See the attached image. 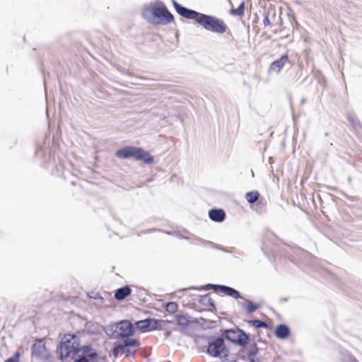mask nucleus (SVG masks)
<instances>
[{
	"instance_id": "29",
	"label": "nucleus",
	"mask_w": 362,
	"mask_h": 362,
	"mask_svg": "<svg viewBox=\"0 0 362 362\" xmlns=\"http://www.w3.org/2000/svg\"><path fill=\"white\" fill-rule=\"evenodd\" d=\"M20 353L16 351L11 357H9L4 362H19Z\"/></svg>"
},
{
	"instance_id": "25",
	"label": "nucleus",
	"mask_w": 362,
	"mask_h": 362,
	"mask_svg": "<svg viewBox=\"0 0 362 362\" xmlns=\"http://www.w3.org/2000/svg\"><path fill=\"white\" fill-rule=\"evenodd\" d=\"M347 119L354 128L360 127L361 123L357 117L354 114H349Z\"/></svg>"
},
{
	"instance_id": "24",
	"label": "nucleus",
	"mask_w": 362,
	"mask_h": 362,
	"mask_svg": "<svg viewBox=\"0 0 362 362\" xmlns=\"http://www.w3.org/2000/svg\"><path fill=\"white\" fill-rule=\"evenodd\" d=\"M249 323L256 328H268V325L266 322L259 319H255L249 321Z\"/></svg>"
},
{
	"instance_id": "30",
	"label": "nucleus",
	"mask_w": 362,
	"mask_h": 362,
	"mask_svg": "<svg viewBox=\"0 0 362 362\" xmlns=\"http://www.w3.org/2000/svg\"><path fill=\"white\" fill-rule=\"evenodd\" d=\"M288 16L290 18V21H291V23L293 28H295V26L298 25V22H297V20L296 18L294 13L292 11H290L288 13Z\"/></svg>"
},
{
	"instance_id": "2",
	"label": "nucleus",
	"mask_w": 362,
	"mask_h": 362,
	"mask_svg": "<svg viewBox=\"0 0 362 362\" xmlns=\"http://www.w3.org/2000/svg\"><path fill=\"white\" fill-rule=\"evenodd\" d=\"M155 4L160 7L146 6L144 7L141 16L148 23L153 25H167L174 21V16L170 12L164 3L157 0Z\"/></svg>"
},
{
	"instance_id": "22",
	"label": "nucleus",
	"mask_w": 362,
	"mask_h": 362,
	"mask_svg": "<svg viewBox=\"0 0 362 362\" xmlns=\"http://www.w3.org/2000/svg\"><path fill=\"white\" fill-rule=\"evenodd\" d=\"M165 322L163 320H158L156 318H151V322L149 323V332L156 330V329H160V325L161 324H165Z\"/></svg>"
},
{
	"instance_id": "11",
	"label": "nucleus",
	"mask_w": 362,
	"mask_h": 362,
	"mask_svg": "<svg viewBox=\"0 0 362 362\" xmlns=\"http://www.w3.org/2000/svg\"><path fill=\"white\" fill-rule=\"evenodd\" d=\"M32 355L35 357L42 359L43 353L46 351L45 344L43 339H38L31 347Z\"/></svg>"
},
{
	"instance_id": "1",
	"label": "nucleus",
	"mask_w": 362,
	"mask_h": 362,
	"mask_svg": "<svg viewBox=\"0 0 362 362\" xmlns=\"http://www.w3.org/2000/svg\"><path fill=\"white\" fill-rule=\"evenodd\" d=\"M175 11L182 17L194 20L197 24L201 25L204 29L214 33H224L228 27L225 23L218 18L199 13L195 10L188 8L177 2L176 0H171Z\"/></svg>"
},
{
	"instance_id": "16",
	"label": "nucleus",
	"mask_w": 362,
	"mask_h": 362,
	"mask_svg": "<svg viewBox=\"0 0 362 362\" xmlns=\"http://www.w3.org/2000/svg\"><path fill=\"white\" fill-rule=\"evenodd\" d=\"M241 305L250 314L253 313L260 307L259 304L247 298H245V303H242Z\"/></svg>"
},
{
	"instance_id": "28",
	"label": "nucleus",
	"mask_w": 362,
	"mask_h": 362,
	"mask_svg": "<svg viewBox=\"0 0 362 362\" xmlns=\"http://www.w3.org/2000/svg\"><path fill=\"white\" fill-rule=\"evenodd\" d=\"M121 352L122 354V349L120 347V346L115 341L114 343L113 349L112 350V355L115 358H117Z\"/></svg>"
},
{
	"instance_id": "35",
	"label": "nucleus",
	"mask_w": 362,
	"mask_h": 362,
	"mask_svg": "<svg viewBox=\"0 0 362 362\" xmlns=\"http://www.w3.org/2000/svg\"><path fill=\"white\" fill-rule=\"evenodd\" d=\"M350 362H358V361L356 359H355V358H354V359H353V360H351V361H350Z\"/></svg>"
},
{
	"instance_id": "6",
	"label": "nucleus",
	"mask_w": 362,
	"mask_h": 362,
	"mask_svg": "<svg viewBox=\"0 0 362 362\" xmlns=\"http://www.w3.org/2000/svg\"><path fill=\"white\" fill-rule=\"evenodd\" d=\"M206 352L214 358H220L222 362H225L230 355V351L222 337H209Z\"/></svg>"
},
{
	"instance_id": "39",
	"label": "nucleus",
	"mask_w": 362,
	"mask_h": 362,
	"mask_svg": "<svg viewBox=\"0 0 362 362\" xmlns=\"http://www.w3.org/2000/svg\"><path fill=\"white\" fill-rule=\"evenodd\" d=\"M155 230H156V229H151V230H149V232L150 231H155Z\"/></svg>"
},
{
	"instance_id": "5",
	"label": "nucleus",
	"mask_w": 362,
	"mask_h": 362,
	"mask_svg": "<svg viewBox=\"0 0 362 362\" xmlns=\"http://www.w3.org/2000/svg\"><path fill=\"white\" fill-rule=\"evenodd\" d=\"M105 334L112 339L132 337L135 334V327L131 321L120 320L104 328Z\"/></svg>"
},
{
	"instance_id": "15",
	"label": "nucleus",
	"mask_w": 362,
	"mask_h": 362,
	"mask_svg": "<svg viewBox=\"0 0 362 362\" xmlns=\"http://www.w3.org/2000/svg\"><path fill=\"white\" fill-rule=\"evenodd\" d=\"M132 293V289L129 286H124L115 290V298L117 300L122 301L129 296Z\"/></svg>"
},
{
	"instance_id": "4",
	"label": "nucleus",
	"mask_w": 362,
	"mask_h": 362,
	"mask_svg": "<svg viewBox=\"0 0 362 362\" xmlns=\"http://www.w3.org/2000/svg\"><path fill=\"white\" fill-rule=\"evenodd\" d=\"M115 155L122 159L134 158L136 160L142 161L146 165L152 164L154 161L153 156L148 151L134 146H124L117 150Z\"/></svg>"
},
{
	"instance_id": "19",
	"label": "nucleus",
	"mask_w": 362,
	"mask_h": 362,
	"mask_svg": "<svg viewBox=\"0 0 362 362\" xmlns=\"http://www.w3.org/2000/svg\"><path fill=\"white\" fill-rule=\"evenodd\" d=\"M223 294L230 296L235 299L243 298L240 293L233 287L226 286L223 290Z\"/></svg>"
},
{
	"instance_id": "8",
	"label": "nucleus",
	"mask_w": 362,
	"mask_h": 362,
	"mask_svg": "<svg viewBox=\"0 0 362 362\" xmlns=\"http://www.w3.org/2000/svg\"><path fill=\"white\" fill-rule=\"evenodd\" d=\"M78 358L73 362H104L97 350L89 345H83L80 348Z\"/></svg>"
},
{
	"instance_id": "38",
	"label": "nucleus",
	"mask_w": 362,
	"mask_h": 362,
	"mask_svg": "<svg viewBox=\"0 0 362 362\" xmlns=\"http://www.w3.org/2000/svg\"><path fill=\"white\" fill-rule=\"evenodd\" d=\"M305 99L303 98L302 99V103H305Z\"/></svg>"
},
{
	"instance_id": "26",
	"label": "nucleus",
	"mask_w": 362,
	"mask_h": 362,
	"mask_svg": "<svg viewBox=\"0 0 362 362\" xmlns=\"http://www.w3.org/2000/svg\"><path fill=\"white\" fill-rule=\"evenodd\" d=\"M166 311L169 313H175L178 309V305L176 302H168L165 306Z\"/></svg>"
},
{
	"instance_id": "32",
	"label": "nucleus",
	"mask_w": 362,
	"mask_h": 362,
	"mask_svg": "<svg viewBox=\"0 0 362 362\" xmlns=\"http://www.w3.org/2000/svg\"><path fill=\"white\" fill-rule=\"evenodd\" d=\"M90 296V298H92L94 299H100L101 300H103V298L98 293H93V296Z\"/></svg>"
},
{
	"instance_id": "37",
	"label": "nucleus",
	"mask_w": 362,
	"mask_h": 362,
	"mask_svg": "<svg viewBox=\"0 0 362 362\" xmlns=\"http://www.w3.org/2000/svg\"><path fill=\"white\" fill-rule=\"evenodd\" d=\"M163 233H167V234H169V235H170V234H171V233H170V232H165V231H163Z\"/></svg>"
},
{
	"instance_id": "3",
	"label": "nucleus",
	"mask_w": 362,
	"mask_h": 362,
	"mask_svg": "<svg viewBox=\"0 0 362 362\" xmlns=\"http://www.w3.org/2000/svg\"><path fill=\"white\" fill-rule=\"evenodd\" d=\"M79 339L74 334H64L62 341L57 347L58 358L63 361L71 356V354H76L80 351Z\"/></svg>"
},
{
	"instance_id": "34",
	"label": "nucleus",
	"mask_w": 362,
	"mask_h": 362,
	"mask_svg": "<svg viewBox=\"0 0 362 362\" xmlns=\"http://www.w3.org/2000/svg\"><path fill=\"white\" fill-rule=\"evenodd\" d=\"M225 362H238V361L236 360L228 361V359H227Z\"/></svg>"
},
{
	"instance_id": "10",
	"label": "nucleus",
	"mask_w": 362,
	"mask_h": 362,
	"mask_svg": "<svg viewBox=\"0 0 362 362\" xmlns=\"http://www.w3.org/2000/svg\"><path fill=\"white\" fill-rule=\"evenodd\" d=\"M286 63L291 65L293 64L292 62L289 60L288 55L287 54H285L281 55V57L279 59L274 61L272 63L270 64L269 67V72H274L276 74L279 73Z\"/></svg>"
},
{
	"instance_id": "14",
	"label": "nucleus",
	"mask_w": 362,
	"mask_h": 362,
	"mask_svg": "<svg viewBox=\"0 0 362 362\" xmlns=\"http://www.w3.org/2000/svg\"><path fill=\"white\" fill-rule=\"evenodd\" d=\"M226 285H221V284H208L204 286H202L199 288H197L194 286L189 287V289H194V290H199V291H208V290H213L215 293H223V290Z\"/></svg>"
},
{
	"instance_id": "36",
	"label": "nucleus",
	"mask_w": 362,
	"mask_h": 362,
	"mask_svg": "<svg viewBox=\"0 0 362 362\" xmlns=\"http://www.w3.org/2000/svg\"><path fill=\"white\" fill-rule=\"evenodd\" d=\"M249 362H255V359L254 358H251L250 359V361Z\"/></svg>"
},
{
	"instance_id": "20",
	"label": "nucleus",
	"mask_w": 362,
	"mask_h": 362,
	"mask_svg": "<svg viewBox=\"0 0 362 362\" xmlns=\"http://www.w3.org/2000/svg\"><path fill=\"white\" fill-rule=\"evenodd\" d=\"M259 196L257 191H251L245 194V199L249 204H252L258 201Z\"/></svg>"
},
{
	"instance_id": "7",
	"label": "nucleus",
	"mask_w": 362,
	"mask_h": 362,
	"mask_svg": "<svg viewBox=\"0 0 362 362\" xmlns=\"http://www.w3.org/2000/svg\"><path fill=\"white\" fill-rule=\"evenodd\" d=\"M221 332L228 341L240 346H246L251 340L250 335L237 326L223 329Z\"/></svg>"
},
{
	"instance_id": "23",
	"label": "nucleus",
	"mask_w": 362,
	"mask_h": 362,
	"mask_svg": "<svg viewBox=\"0 0 362 362\" xmlns=\"http://www.w3.org/2000/svg\"><path fill=\"white\" fill-rule=\"evenodd\" d=\"M245 11V2L242 1L241 4L235 9L230 10V14L233 16H241L244 14Z\"/></svg>"
},
{
	"instance_id": "17",
	"label": "nucleus",
	"mask_w": 362,
	"mask_h": 362,
	"mask_svg": "<svg viewBox=\"0 0 362 362\" xmlns=\"http://www.w3.org/2000/svg\"><path fill=\"white\" fill-rule=\"evenodd\" d=\"M151 320V317H147L144 320L136 321L134 326L143 333L148 332L150 329L148 326Z\"/></svg>"
},
{
	"instance_id": "18",
	"label": "nucleus",
	"mask_w": 362,
	"mask_h": 362,
	"mask_svg": "<svg viewBox=\"0 0 362 362\" xmlns=\"http://www.w3.org/2000/svg\"><path fill=\"white\" fill-rule=\"evenodd\" d=\"M199 303L204 306L211 308L210 309L211 310H212V309H216L214 301L209 294L200 296Z\"/></svg>"
},
{
	"instance_id": "31",
	"label": "nucleus",
	"mask_w": 362,
	"mask_h": 362,
	"mask_svg": "<svg viewBox=\"0 0 362 362\" xmlns=\"http://www.w3.org/2000/svg\"><path fill=\"white\" fill-rule=\"evenodd\" d=\"M264 19H263V24H264V26L269 25L271 24V22H270V20L269 18L268 13L264 12Z\"/></svg>"
},
{
	"instance_id": "12",
	"label": "nucleus",
	"mask_w": 362,
	"mask_h": 362,
	"mask_svg": "<svg viewBox=\"0 0 362 362\" xmlns=\"http://www.w3.org/2000/svg\"><path fill=\"white\" fill-rule=\"evenodd\" d=\"M274 334L279 339H286L291 334V329L286 324L278 325L274 329Z\"/></svg>"
},
{
	"instance_id": "13",
	"label": "nucleus",
	"mask_w": 362,
	"mask_h": 362,
	"mask_svg": "<svg viewBox=\"0 0 362 362\" xmlns=\"http://www.w3.org/2000/svg\"><path fill=\"white\" fill-rule=\"evenodd\" d=\"M226 213L222 209H211L209 211V218L217 223L223 222L226 218Z\"/></svg>"
},
{
	"instance_id": "33",
	"label": "nucleus",
	"mask_w": 362,
	"mask_h": 362,
	"mask_svg": "<svg viewBox=\"0 0 362 362\" xmlns=\"http://www.w3.org/2000/svg\"><path fill=\"white\" fill-rule=\"evenodd\" d=\"M170 331H168L166 333H165V336L166 337H169L170 335Z\"/></svg>"
},
{
	"instance_id": "9",
	"label": "nucleus",
	"mask_w": 362,
	"mask_h": 362,
	"mask_svg": "<svg viewBox=\"0 0 362 362\" xmlns=\"http://www.w3.org/2000/svg\"><path fill=\"white\" fill-rule=\"evenodd\" d=\"M117 339L116 341L122 349V354L126 356H132L140 346L139 340L131 337H123Z\"/></svg>"
},
{
	"instance_id": "21",
	"label": "nucleus",
	"mask_w": 362,
	"mask_h": 362,
	"mask_svg": "<svg viewBox=\"0 0 362 362\" xmlns=\"http://www.w3.org/2000/svg\"><path fill=\"white\" fill-rule=\"evenodd\" d=\"M189 316L187 315H177L176 319L177 324L182 328H187L189 325L188 320Z\"/></svg>"
},
{
	"instance_id": "27",
	"label": "nucleus",
	"mask_w": 362,
	"mask_h": 362,
	"mask_svg": "<svg viewBox=\"0 0 362 362\" xmlns=\"http://www.w3.org/2000/svg\"><path fill=\"white\" fill-rule=\"evenodd\" d=\"M259 352V348L256 343H253L250 345L247 352V356H255Z\"/></svg>"
}]
</instances>
